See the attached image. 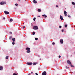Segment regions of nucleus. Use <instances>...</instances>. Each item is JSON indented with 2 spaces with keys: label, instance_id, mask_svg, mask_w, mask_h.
<instances>
[{
  "label": "nucleus",
  "instance_id": "1",
  "mask_svg": "<svg viewBox=\"0 0 75 75\" xmlns=\"http://www.w3.org/2000/svg\"><path fill=\"white\" fill-rule=\"evenodd\" d=\"M34 30H38V27L37 26H35L33 27Z\"/></svg>",
  "mask_w": 75,
  "mask_h": 75
},
{
  "label": "nucleus",
  "instance_id": "2",
  "mask_svg": "<svg viewBox=\"0 0 75 75\" xmlns=\"http://www.w3.org/2000/svg\"><path fill=\"white\" fill-rule=\"evenodd\" d=\"M67 63L68 64H69V65H71V62L69 60H67Z\"/></svg>",
  "mask_w": 75,
  "mask_h": 75
},
{
  "label": "nucleus",
  "instance_id": "3",
  "mask_svg": "<svg viewBox=\"0 0 75 75\" xmlns=\"http://www.w3.org/2000/svg\"><path fill=\"white\" fill-rule=\"evenodd\" d=\"M6 3V2H1L0 3V4L1 5H2L3 4H5Z\"/></svg>",
  "mask_w": 75,
  "mask_h": 75
},
{
  "label": "nucleus",
  "instance_id": "4",
  "mask_svg": "<svg viewBox=\"0 0 75 75\" xmlns=\"http://www.w3.org/2000/svg\"><path fill=\"white\" fill-rule=\"evenodd\" d=\"M4 13L5 14H10V13L7 11H4Z\"/></svg>",
  "mask_w": 75,
  "mask_h": 75
},
{
  "label": "nucleus",
  "instance_id": "5",
  "mask_svg": "<svg viewBox=\"0 0 75 75\" xmlns=\"http://www.w3.org/2000/svg\"><path fill=\"white\" fill-rule=\"evenodd\" d=\"M46 74H47V72L46 71H44L42 72V75H46Z\"/></svg>",
  "mask_w": 75,
  "mask_h": 75
},
{
  "label": "nucleus",
  "instance_id": "6",
  "mask_svg": "<svg viewBox=\"0 0 75 75\" xmlns=\"http://www.w3.org/2000/svg\"><path fill=\"white\" fill-rule=\"evenodd\" d=\"M26 64L27 65H31L33 64V63L27 62Z\"/></svg>",
  "mask_w": 75,
  "mask_h": 75
},
{
  "label": "nucleus",
  "instance_id": "7",
  "mask_svg": "<svg viewBox=\"0 0 75 75\" xmlns=\"http://www.w3.org/2000/svg\"><path fill=\"white\" fill-rule=\"evenodd\" d=\"M64 15L66 17L67 14V12L66 11H64Z\"/></svg>",
  "mask_w": 75,
  "mask_h": 75
},
{
  "label": "nucleus",
  "instance_id": "8",
  "mask_svg": "<svg viewBox=\"0 0 75 75\" xmlns=\"http://www.w3.org/2000/svg\"><path fill=\"white\" fill-rule=\"evenodd\" d=\"M60 42L61 44H62L63 43V40L62 39H61L60 40Z\"/></svg>",
  "mask_w": 75,
  "mask_h": 75
},
{
  "label": "nucleus",
  "instance_id": "9",
  "mask_svg": "<svg viewBox=\"0 0 75 75\" xmlns=\"http://www.w3.org/2000/svg\"><path fill=\"white\" fill-rule=\"evenodd\" d=\"M60 17L61 20H63V18L62 17V16L61 15H60Z\"/></svg>",
  "mask_w": 75,
  "mask_h": 75
},
{
  "label": "nucleus",
  "instance_id": "10",
  "mask_svg": "<svg viewBox=\"0 0 75 75\" xmlns=\"http://www.w3.org/2000/svg\"><path fill=\"white\" fill-rule=\"evenodd\" d=\"M25 50H30V48H29V47H26L25 48Z\"/></svg>",
  "mask_w": 75,
  "mask_h": 75
},
{
  "label": "nucleus",
  "instance_id": "11",
  "mask_svg": "<svg viewBox=\"0 0 75 75\" xmlns=\"http://www.w3.org/2000/svg\"><path fill=\"white\" fill-rule=\"evenodd\" d=\"M42 16H43V17H44L45 18L47 17V16H46V15H43Z\"/></svg>",
  "mask_w": 75,
  "mask_h": 75
},
{
  "label": "nucleus",
  "instance_id": "12",
  "mask_svg": "<svg viewBox=\"0 0 75 75\" xmlns=\"http://www.w3.org/2000/svg\"><path fill=\"white\" fill-rule=\"evenodd\" d=\"M3 69V67L1 66L0 67V70H1Z\"/></svg>",
  "mask_w": 75,
  "mask_h": 75
},
{
  "label": "nucleus",
  "instance_id": "13",
  "mask_svg": "<svg viewBox=\"0 0 75 75\" xmlns=\"http://www.w3.org/2000/svg\"><path fill=\"white\" fill-rule=\"evenodd\" d=\"M31 52V51L29 50H28L26 51V52L27 53H29V52Z\"/></svg>",
  "mask_w": 75,
  "mask_h": 75
},
{
  "label": "nucleus",
  "instance_id": "14",
  "mask_svg": "<svg viewBox=\"0 0 75 75\" xmlns=\"http://www.w3.org/2000/svg\"><path fill=\"white\" fill-rule=\"evenodd\" d=\"M33 3H34L36 4L37 3V2L36 1L34 0H33Z\"/></svg>",
  "mask_w": 75,
  "mask_h": 75
},
{
  "label": "nucleus",
  "instance_id": "15",
  "mask_svg": "<svg viewBox=\"0 0 75 75\" xmlns=\"http://www.w3.org/2000/svg\"><path fill=\"white\" fill-rule=\"evenodd\" d=\"M12 40L14 42L15 41V38H13L12 39Z\"/></svg>",
  "mask_w": 75,
  "mask_h": 75
},
{
  "label": "nucleus",
  "instance_id": "16",
  "mask_svg": "<svg viewBox=\"0 0 75 75\" xmlns=\"http://www.w3.org/2000/svg\"><path fill=\"white\" fill-rule=\"evenodd\" d=\"M71 3L72 4H73V5H75V2H72Z\"/></svg>",
  "mask_w": 75,
  "mask_h": 75
},
{
  "label": "nucleus",
  "instance_id": "17",
  "mask_svg": "<svg viewBox=\"0 0 75 75\" xmlns=\"http://www.w3.org/2000/svg\"><path fill=\"white\" fill-rule=\"evenodd\" d=\"M38 11L39 12H40V11H41V9H38Z\"/></svg>",
  "mask_w": 75,
  "mask_h": 75
},
{
  "label": "nucleus",
  "instance_id": "18",
  "mask_svg": "<svg viewBox=\"0 0 75 75\" xmlns=\"http://www.w3.org/2000/svg\"><path fill=\"white\" fill-rule=\"evenodd\" d=\"M37 64V63L34 62L33 64V65H36V64Z\"/></svg>",
  "mask_w": 75,
  "mask_h": 75
},
{
  "label": "nucleus",
  "instance_id": "19",
  "mask_svg": "<svg viewBox=\"0 0 75 75\" xmlns=\"http://www.w3.org/2000/svg\"><path fill=\"white\" fill-rule=\"evenodd\" d=\"M35 32H33V35H35Z\"/></svg>",
  "mask_w": 75,
  "mask_h": 75
},
{
  "label": "nucleus",
  "instance_id": "20",
  "mask_svg": "<svg viewBox=\"0 0 75 75\" xmlns=\"http://www.w3.org/2000/svg\"><path fill=\"white\" fill-rule=\"evenodd\" d=\"M12 38V37L10 36L9 37V39H11Z\"/></svg>",
  "mask_w": 75,
  "mask_h": 75
},
{
  "label": "nucleus",
  "instance_id": "21",
  "mask_svg": "<svg viewBox=\"0 0 75 75\" xmlns=\"http://www.w3.org/2000/svg\"><path fill=\"white\" fill-rule=\"evenodd\" d=\"M35 19H36V18H34L33 19V20H34V21H35Z\"/></svg>",
  "mask_w": 75,
  "mask_h": 75
},
{
  "label": "nucleus",
  "instance_id": "22",
  "mask_svg": "<svg viewBox=\"0 0 75 75\" xmlns=\"http://www.w3.org/2000/svg\"><path fill=\"white\" fill-rule=\"evenodd\" d=\"M71 65V67H73V68L74 67V66L72 65L71 64V65Z\"/></svg>",
  "mask_w": 75,
  "mask_h": 75
},
{
  "label": "nucleus",
  "instance_id": "23",
  "mask_svg": "<svg viewBox=\"0 0 75 75\" xmlns=\"http://www.w3.org/2000/svg\"><path fill=\"white\" fill-rule=\"evenodd\" d=\"M10 21H13V19L12 18H11L10 19Z\"/></svg>",
  "mask_w": 75,
  "mask_h": 75
},
{
  "label": "nucleus",
  "instance_id": "24",
  "mask_svg": "<svg viewBox=\"0 0 75 75\" xmlns=\"http://www.w3.org/2000/svg\"><path fill=\"white\" fill-rule=\"evenodd\" d=\"M8 58V56H6V59H7Z\"/></svg>",
  "mask_w": 75,
  "mask_h": 75
},
{
  "label": "nucleus",
  "instance_id": "25",
  "mask_svg": "<svg viewBox=\"0 0 75 75\" xmlns=\"http://www.w3.org/2000/svg\"><path fill=\"white\" fill-rule=\"evenodd\" d=\"M68 16L69 17H70V18H71V16L69 15H68Z\"/></svg>",
  "mask_w": 75,
  "mask_h": 75
},
{
  "label": "nucleus",
  "instance_id": "26",
  "mask_svg": "<svg viewBox=\"0 0 75 75\" xmlns=\"http://www.w3.org/2000/svg\"><path fill=\"white\" fill-rule=\"evenodd\" d=\"M13 75H17V74H16V73H13Z\"/></svg>",
  "mask_w": 75,
  "mask_h": 75
},
{
  "label": "nucleus",
  "instance_id": "27",
  "mask_svg": "<svg viewBox=\"0 0 75 75\" xmlns=\"http://www.w3.org/2000/svg\"><path fill=\"white\" fill-rule=\"evenodd\" d=\"M35 40H38V38H35Z\"/></svg>",
  "mask_w": 75,
  "mask_h": 75
},
{
  "label": "nucleus",
  "instance_id": "28",
  "mask_svg": "<svg viewBox=\"0 0 75 75\" xmlns=\"http://www.w3.org/2000/svg\"><path fill=\"white\" fill-rule=\"evenodd\" d=\"M14 44H15V43H14V42H12V44L13 45H14Z\"/></svg>",
  "mask_w": 75,
  "mask_h": 75
},
{
  "label": "nucleus",
  "instance_id": "29",
  "mask_svg": "<svg viewBox=\"0 0 75 75\" xmlns=\"http://www.w3.org/2000/svg\"><path fill=\"white\" fill-rule=\"evenodd\" d=\"M66 69H68L69 68V67H67V66L66 67Z\"/></svg>",
  "mask_w": 75,
  "mask_h": 75
},
{
  "label": "nucleus",
  "instance_id": "30",
  "mask_svg": "<svg viewBox=\"0 0 75 75\" xmlns=\"http://www.w3.org/2000/svg\"><path fill=\"white\" fill-rule=\"evenodd\" d=\"M64 26L65 27H67V25L66 24Z\"/></svg>",
  "mask_w": 75,
  "mask_h": 75
},
{
  "label": "nucleus",
  "instance_id": "31",
  "mask_svg": "<svg viewBox=\"0 0 75 75\" xmlns=\"http://www.w3.org/2000/svg\"><path fill=\"white\" fill-rule=\"evenodd\" d=\"M15 5H16V6H17L18 5V4H15Z\"/></svg>",
  "mask_w": 75,
  "mask_h": 75
},
{
  "label": "nucleus",
  "instance_id": "32",
  "mask_svg": "<svg viewBox=\"0 0 75 75\" xmlns=\"http://www.w3.org/2000/svg\"><path fill=\"white\" fill-rule=\"evenodd\" d=\"M28 75H31V73H30L29 74H28Z\"/></svg>",
  "mask_w": 75,
  "mask_h": 75
},
{
  "label": "nucleus",
  "instance_id": "33",
  "mask_svg": "<svg viewBox=\"0 0 75 75\" xmlns=\"http://www.w3.org/2000/svg\"><path fill=\"white\" fill-rule=\"evenodd\" d=\"M52 44L53 45H54V44H55V43L53 42L52 43Z\"/></svg>",
  "mask_w": 75,
  "mask_h": 75
},
{
  "label": "nucleus",
  "instance_id": "34",
  "mask_svg": "<svg viewBox=\"0 0 75 75\" xmlns=\"http://www.w3.org/2000/svg\"><path fill=\"white\" fill-rule=\"evenodd\" d=\"M62 32H64V29H62Z\"/></svg>",
  "mask_w": 75,
  "mask_h": 75
},
{
  "label": "nucleus",
  "instance_id": "35",
  "mask_svg": "<svg viewBox=\"0 0 75 75\" xmlns=\"http://www.w3.org/2000/svg\"><path fill=\"white\" fill-rule=\"evenodd\" d=\"M56 7H58V6L57 5H56Z\"/></svg>",
  "mask_w": 75,
  "mask_h": 75
},
{
  "label": "nucleus",
  "instance_id": "36",
  "mask_svg": "<svg viewBox=\"0 0 75 75\" xmlns=\"http://www.w3.org/2000/svg\"><path fill=\"white\" fill-rule=\"evenodd\" d=\"M62 27V26H59V28H61Z\"/></svg>",
  "mask_w": 75,
  "mask_h": 75
},
{
  "label": "nucleus",
  "instance_id": "37",
  "mask_svg": "<svg viewBox=\"0 0 75 75\" xmlns=\"http://www.w3.org/2000/svg\"><path fill=\"white\" fill-rule=\"evenodd\" d=\"M10 33L11 34H12V32H10Z\"/></svg>",
  "mask_w": 75,
  "mask_h": 75
},
{
  "label": "nucleus",
  "instance_id": "38",
  "mask_svg": "<svg viewBox=\"0 0 75 75\" xmlns=\"http://www.w3.org/2000/svg\"><path fill=\"white\" fill-rule=\"evenodd\" d=\"M35 74H36V75H38V74L37 73H35Z\"/></svg>",
  "mask_w": 75,
  "mask_h": 75
},
{
  "label": "nucleus",
  "instance_id": "39",
  "mask_svg": "<svg viewBox=\"0 0 75 75\" xmlns=\"http://www.w3.org/2000/svg\"><path fill=\"white\" fill-rule=\"evenodd\" d=\"M59 58H61V56L59 55Z\"/></svg>",
  "mask_w": 75,
  "mask_h": 75
},
{
  "label": "nucleus",
  "instance_id": "40",
  "mask_svg": "<svg viewBox=\"0 0 75 75\" xmlns=\"http://www.w3.org/2000/svg\"><path fill=\"white\" fill-rule=\"evenodd\" d=\"M25 28V26H23V28Z\"/></svg>",
  "mask_w": 75,
  "mask_h": 75
},
{
  "label": "nucleus",
  "instance_id": "41",
  "mask_svg": "<svg viewBox=\"0 0 75 75\" xmlns=\"http://www.w3.org/2000/svg\"><path fill=\"white\" fill-rule=\"evenodd\" d=\"M3 19L4 20H5V18H3Z\"/></svg>",
  "mask_w": 75,
  "mask_h": 75
},
{
  "label": "nucleus",
  "instance_id": "42",
  "mask_svg": "<svg viewBox=\"0 0 75 75\" xmlns=\"http://www.w3.org/2000/svg\"><path fill=\"white\" fill-rule=\"evenodd\" d=\"M38 17H40V16H38Z\"/></svg>",
  "mask_w": 75,
  "mask_h": 75
},
{
  "label": "nucleus",
  "instance_id": "43",
  "mask_svg": "<svg viewBox=\"0 0 75 75\" xmlns=\"http://www.w3.org/2000/svg\"><path fill=\"white\" fill-rule=\"evenodd\" d=\"M33 72H31V74H33Z\"/></svg>",
  "mask_w": 75,
  "mask_h": 75
},
{
  "label": "nucleus",
  "instance_id": "44",
  "mask_svg": "<svg viewBox=\"0 0 75 75\" xmlns=\"http://www.w3.org/2000/svg\"><path fill=\"white\" fill-rule=\"evenodd\" d=\"M40 59V60H41V59Z\"/></svg>",
  "mask_w": 75,
  "mask_h": 75
}]
</instances>
